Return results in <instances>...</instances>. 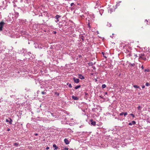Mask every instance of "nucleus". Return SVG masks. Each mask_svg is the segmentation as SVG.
<instances>
[{
    "mask_svg": "<svg viewBox=\"0 0 150 150\" xmlns=\"http://www.w3.org/2000/svg\"><path fill=\"white\" fill-rule=\"evenodd\" d=\"M144 56V53H141L140 54H139V59H143L144 61H146V57H143L142 56Z\"/></svg>",
    "mask_w": 150,
    "mask_h": 150,
    "instance_id": "obj_1",
    "label": "nucleus"
},
{
    "mask_svg": "<svg viewBox=\"0 0 150 150\" xmlns=\"http://www.w3.org/2000/svg\"><path fill=\"white\" fill-rule=\"evenodd\" d=\"M5 24L3 21L0 22V31H2L4 25Z\"/></svg>",
    "mask_w": 150,
    "mask_h": 150,
    "instance_id": "obj_2",
    "label": "nucleus"
},
{
    "mask_svg": "<svg viewBox=\"0 0 150 150\" xmlns=\"http://www.w3.org/2000/svg\"><path fill=\"white\" fill-rule=\"evenodd\" d=\"M89 124L95 126L96 125V122L93 120L91 119L90 120V122Z\"/></svg>",
    "mask_w": 150,
    "mask_h": 150,
    "instance_id": "obj_3",
    "label": "nucleus"
},
{
    "mask_svg": "<svg viewBox=\"0 0 150 150\" xmlns=\"http://www.w3.org/2000/svg\"><path fill=\"white\" fill-rule=\"evenodd\" d=\"M61 17V16L60 15H57L55 16V18L56 19V20L55 21L56 23L59 22V18H60Z\"/></svg>",
    "mask_w": 150,
    "mask_h": 150,
    "instance_id": "obj_4",
    "label": "nucleus"
},
{
    "mask_svg": "<svg viewBox=\"0 0 150 150\" xmlns=\"http://www.w3.org/2000/svg\"><path fill=\"white\" fill-rule=\"evenodd\" d=\"M73 80L76 83H78L79 82V80L78 79L76 78V77H74L73 78Z\"/></svg>",
    "mask_w": 150,
    "mask_h": 150,
    "instance_id": "obj_5",
    "label": "nucleus"
},
{
    "mask_svg": "<svg viewBox=\"0 0 150 150\" xmlns=\"http://www.w3.org/2000/svg\"><path fill=\"white\" fill-rule=\"evenodd\" d=\"M79 37L80 38H81L82 42H84V41L85 36L82 34L79 35Z\"/></svg>",
    "mask_w": 150,
    "mask_h": 150,
    "instance_id": "obj_6",
    "label": "nucleus"
},
{
    "mask_svg": "<svg viewBox=\"0 0 150 150\" xmlns=\"http://www.w3.org/2000/svg\"><path fill=\"white\" fill-rule=\"evenodd\" d=\"M70 5H71V6H73V5H74V6H73V7L71 8V9H72V8L77 9V6L75 5L74 4V3H71Z\"/></svg>",
    "mask_w": 150,
    "mask_h": 150,
    "instance_id": "obj_7",
    "label": "nucleus"
},
{
    "mask_svg": "<svg viewBox=\"0 0 150 150\" xmlns=\"http://www.w3.org/2000/svg\"><path fill=\"white\" fill-rule=\"evenodd\" d=\"M78 75L79 76L78 77L79 78L81 79H84L85 78L84 76H83L81 74H79Z\"/></svg>",
    "mask_w": 150,
    "mask_h": 150,
    "instance_id": "obj_8",
    "label": "nucleus"
},
{
    "mask_svg": "<svg viewBox=\"0 0 150 150\" xmlns=\"http://www.w3.org/2000/svg\"><path fill=\"white\" fill-rule=\"evenodd\" d=\"M9 119L10 120H9L8 119H6V122H8L9 124H11L12 120L10 118H9Z\"/></svg>",
    "mask_w": 150,
    "mask_h": 150,
    "instance_id": "obj_9",
    "label": "nucleus"
},
{
    "mask_svg": "<svg viewBox=\"0 0 150 150\" xmlns=\"http://www.w3.org/2000/svg\"><path fill=\"white\" fill-rule=\"evenodd\" d=\"M64 143L66 144H68L69 143V141L68 140L66 139L65 138L64 140Z\"/></svg>",
    "mask_w": 150,
    "mask_h": 150,
    "instance_id": "obj_10",
    "label": "nucleus"
},
{
    "mask_svg": "<svg viewBox=\"0 0 150 150\" xmlns=\"http://www.w3.org/2000/svg\"><path fill=\"white\" fill-rule=\"evenodd\" d=\"M84 93H85V95H84V98L87 100V99L88 98V96H89L88 94L86 92H85Z\"/></svg>",
    "mask_w": 150,
    "mask_h": 150,
    "instance_id": "obj_11",
    "label": "nucleus"
},
{
    "mask_svg": "<svg viewBox=\"0 0 150 150\" xmlns=\"http://www.w3.org/2000/svg\"><path fill=\"white\" fill-rule=\"evenodd\" d=\"M71 97L72 98L75 100H77L79 99V98L78 97L76 96H72Z\"/></svg>",
    "mask_w": 150,
    "mask_h": 150,
    "instance_id": "obj_12",
    "label": "nucleus"
},
{
    "mask_svg": "<svg viewBox=\"0 0 150 150\" xmlns=\"http://www.w3.org/2000/svg\"><path fill=\"white\" fill-rule=\"evenodd\" d=\"M136 124V122L134 121H132L131 122H129V125H134Z\"/></svg>",
    "mask_w": 150,
    "mask_h": 150,
    "instance_id": "obj_13",
    "label": "nucleus"
},
{
    "mask_svg": "<svg viewBox=\"0 0 150 150\" xmlns=\"http://www.w3.org/2000/svg\"><path fill=\"white\" fill-rule=\"evenodd\" d=\"M53 147L54 148V150H57L58 148V147L55 144H54L53 145Z\"/></svg>",
    "mask_w": 150,
    "mask_h": 150,
    "instance_id": "obj_14",
    "label": "nucleus"
},
{
    "mask_svg": "<svg viewBox=\"0 0 150 150\" xmlns=\"http://www.w3.org/2000/svg\"><path fill=\"white\" fill-rule=\"evenodd\" d=\"M15 17L16 18L18 16L19 13L18 12H16L15 13Z\"/></svg>",
    "mask_w": 150,
    "mask_h": 150,
    "instance_id": "obj_15",
    "label": "nucleus"
},
{
    "mask_svg": "<svg viewBox=\"0 0 150 150\" xmlns=\"http://www.w3.org/2000/svg\"><path fill=\"white\" fill-rule=\"evenodd\" d=\"M127 51L128 52H129V54H127V56L129 57H130L132 56V54L131 52H129V50H127Z\"/></svg>",
    "mask_w": 150,
    "mask_h": 150,
    "instance_id": "obj_16",
    "label": "nucleus"
},
{
    "mask_svg": "<svg viewBox=\"0 0 150 150\" xmlns=\"http://www.w3.org/2000/svg\"><path fill=\"white\" fill-rule=\"evenodd\" d=\"M80 87H81L80 85H78V86H76L74 87V88L75 89H78L79 88H80Z\"/></svg>",
    "mask_w": 150,
    "mask_h": 150,
    "instance_id": "obj_17",
    "label": "nucleus"
},
{
    "mask_svg": "<svg viewBox=\"0 0 150 150\" xmlns=\"http://www.w3.org/2000/svg\"><path fill=\"white\" fill-rule=\"evenodd\" d=\"M88 65L90 66H91L93 65V62H89L88 63Z\"/></svg>",
    "mask_w": 150,
    "mask_h": 150,
    "instance_id": "obj_18",
    "label": "nucleus"
},
{
    "mask_svg": "<svg viewBox=\"0 0 150 150\" xmlns=\"http://www.w3.org/2000/svg\"><path fill=\"white\" fill-rule=\"evenodd\" d=\"M128 64L130 65L131 66H134L135 65V64L134 63L133 64H132L130 62H129Z\"/></svg>",
    "mask_w": 150,
    "mask_h": 150,
    "instance_id": "obj_19",
    "label": "nucleus"
},
{
    "mask_svg": "<svg viewBox=\"0 0 150 150\" xmlns=\"http://www.w3.org/2000/svg\"><path fill=\"white\" fill-rule=\"evenodd\" d=\"M133 87L135 88H140H140L139 87V86H138L137 85H134L133 86Z\"/></svg>",
    "mask_w": 150,
    "mask_h": 150,
    "instance_id": "obj_20",
    "label": "nucleus"
},
{
    "mask_svg": "<svg viewBox=\"0 0 150 150\" xmlns=\"http://www.w3.org/2000/svg\"><path fill=\"white\" fill-rule=\"evenodd\" d=\"M144 22H146V24L148 25H150V23H149L148 22V21H147V20H145V21H144Z\"/></svg>",
    "mask_w": 150,
    "mask_h": 150,
    "instance_id": "obj_21",
    "label": "nucleus"
},
{
    "mask_svg": "<svg viewBox=\"0 0 150 150\" xmlns=\"http://www.w3.org/2000/svg\"><path fill=\"white\" fill-rule=\"evenodd\" d=\"M145 72H149L150 71V70L149 69H145L144 70Z\"/></svg>",
    "mask_w": 150,
    "mask_h": 150,
    "instance_id": "obj_22",
    "label": "nucleus"
},
{
    "mask_svg": "<svg viewBox=\"0 0 150 150\" xmlns=\"http://www.w3.org/2000/svg\"><path fill=\"white\" fill-rule=\"evenodd\" d=\"M19 144L18 143H15L14 144V146H18V145Z\"/></svg>",
    "mask_w": 150,
    "mask_h": 150,
    "instance_id": "obj_23",
    "label": "nucleus"
},
{
    "mask_svg": "<svg viewBox=\"0 0 150 150\" xmlns=\"http://www.w3.org/2000/svg\"><path fill=\"white\" fill-rule=\"evenodd\" d=\"M106 87V85L105 84H103L102 86V87L103 88H105Z\"/></svg>",
    "mask_w": 150,
    "mask_h": 150,
    "instance_id": "obj_24",
    "label": "nucleus"
},
{
    "mask_svg": "<svg viewBox=\"0 0 150 150\" xmlns=\"http://www.w3.org/2000/svg\"><path fill=\"white\" fill-rule=\"evenodd\" d=\"M43 13H44V15H46L47 16L48 13H47V12L46 11H45L43 12Z\"/></svg>",
    "mask_w": 150,
    "mask_h": 150,
    "instance_id": "obj_25",
    "label": "nucleus"
},
{
    "mask_svg": "<svg viewBox=\"0 0 150 150\" xmlns=\"http://www.w3.org/2000/svg\"><path fill=\"white\" fill-rule=\"evenodd\" d=\"M107 26L108 27H110L111 26V25L110 24V23H108L107 24Z\"/></svg>",
    "mask_w": 150,
    "mask_h": 150,
    "instance_id": "obj_26",
    "label": "nucleus"
},
{
    "mask_svg": "<svg viewBox=\"0 0 150 150\" xmlns=\"http://www.w3.org/2000/svg\"><path fill=\"white\" fill-rule=\"evenodd\" d=\"M69 84V88H71L72 87V86H71V84H69V83H67V85H68Z\"/></svg>",
    "mask_w": 150,
    "mask_h": 150,
    "instance_id": "obj_27",
    "label": "nucleus"
},
{
    "mask_svg": "<svg viewBox=\"0 0 150 150\" xmlns=\"http://www.w3.org/2000/svg\"><path fill=\"white\" fill-rule=\"evenodd\" d=\"M127 115V112H124V116L125 117L126 116V115Z\"/></svg>",
    "mask_w": 150,
    "mask_h": 150,
    "instance_id": "obj_28",
    "label": "nucleus"
},
{
    "mask_svg": "<svg viewBox=\"0 0 150 150\" xmlns=\"http://www.w3.org/2000/svg\"><path fill=\"white\" fill-rule=\"evenodd\" d=\"M129 115L132 116L133 117H135L134 115L133 114L131 113Z\"/></svg>",
    "mask_w": 150,
    "mask_h": 150,
    "instance_id": "obj_29",
    "label": "nucleus"
},
{
    "mask_svg": "<svg viewBox=\"0 0 150 150\" xmlns=\"http://www.w3.org/2000/svg\"><path fill=\"white\" fill-rule=\"evenodd\" d=\"M144 57H148V56H147V54L146 53H145V52L144 53Z\"/></svg>",
    "mask_w": 150,
    "mask_h": 150,
    "instance_id": "obj_30",
    "label": "nucleus"
},
{
    "mask_svg": "<svg viewBox=\"0 0 150 150\" xmlns=\"http://www.w3.org/2000/svg\"><path fill=\"white\" fill-rule=\"evenodd\" d=\"M137 109L138 110H141L140 106L139 105L137 107Z\"/></svg>",
    "mask_w": 150,
    "mask_h": 150,
    "instance_id": "obj_31",
    "label": "nucleus"
},
{
    "mask_svg": "<svg viewBox=\"0 0 150 150\" xmlns=\"http://www.w3.org/2000/svg\"><path fill=\"white\" fill-rule=\"evenodd\" d=\"M69 148H65L64 149H62V150H68Z\"/></svg>",
    "mask_w": 150,
    "mask_h": 150,
    "instance_id": "obj_32",
    "label": "nucleus"
},
{
    "mask_svg": "<svg viewBox=\"0 0 150 150\" xmlns=\"http://www.w3.org/2000/svg\"><path fill=\"white\" fill-rule=\"evenodd\" d=\"M145 85L146 86H148L149 85V84L148 82H146V83Z\"/></svg>",
    "mask_w": 150,
    "mask_h": 150,
    "instance_id": "obj_33",
    "label": "nucleus"
},
{
    "mask_svg": "<svg viewBox=\"0 0 150 150\" xmlns=\"http://www.w3.org/2000/svg\"><path fill=\"white\" fill-rule=\"evenodd\" d=\"M124 114V112H122L119 115L120 116H122Z\"/></svg>",
    "mask_w": 150,
    "mask_h": 150,
    "instance_id": "obj_34",
    "label": "nucleus"
},
{
    "mask_svg": "<svg viewBox=\"0 0 150 150\" xmlns=\"http://www.w3.org/2000/svg\"><path fill=\"white\" fill-rule=\"evenodd\" d=\"M41 93L42 94H45L46 93L44 91H42L41 92Z\"/></svg>",
    "mask_w": 150,
    "mask_h": 150,
    "instance_id": "obj_35",
    "label": "nucleus"
},
{
    "mask_svg": "<svg viewBox=\"0 0 150 150\" xmlns=\"http://www.w3.org/2000/svg\"><path fill=\"white\" fill-rule=\"evenodd\" d=\"M55 94H56L57 95V96H59V93L57 92H56L55 93Z\"/></svg>",
    "mask_w": 150,
    "mask_h": 150,
    "instance_id": "obj_36",
    "label": "nucleus"
},
{
    "mask_svg": "<svg viewBox=\"0 0 150 150\" xmlns=\"http://www.w3.org/2000/svg\"><path fill=\"white\" fill-rule=\"evenodd\" d=\"M27 54H28V55H29L30 56V54H31L30 52H28V53H27Z\"/></svg>",
    "mask_w": 150,
    "mask_h": 150,
    "instance_id": "obj_37",
    "label": "nucleus"
},
{
    "mask_svg": "<svg viewBox=\"0 0 150 150\" xmlns=\"http://www.w3.org/2000/svg\"><path fill=\"white\" fill-rule=\"evenodd\" d=\"M134 56L135 57V58H136V57H138V56H137V54H134Z\"/></svg>",
    "mask_w": 150,
    "mask_h": 150,
    "instance_id": "obj_38",
    "label": "nucleus"
},
{
    "mask_svg": "<svg viewBox=\"0 0 150 150\" xmlns=\"http://www.w3.org/2000/svg\"><path fill=\"white\" fill-rule=\"evenodd\" d=\"M88 27L89 28H91V26L90 25V23H89V22L88 23Z\"/></svg>",
    "mask_w": 150,
    "mask_h": 150,
    "instance_id": "obj_39",
    "label": "nucleus"
},
{
    "mask_svg": "<svg viewBox=\"0 0 150 150\" xmlns=\"http://www.w3.org/2000/svg\"><path fill=\"white\" fill-rule=\"evenodd\" d=\"M141 68L142 69H144V66L143 65H142L141 66Z\"/></svg>",
    "mask_w": 150,
    "mask_h": 150,
    "instance_id": "obj_40",
    "label": "nucleus"
},
{
    "mask_svg": "<svg viewBox=\"0 0 150 150\" xmlns=\"http://www.w3.org/2000/svg\"><path fill=\"white\" fill-rule=\"evenodd\" d=\"M57 32L56 31H53V34H55Z\"/></svg>",
    "mask_w": 150,
    "mask_h": 150,
    "instance_id": "obj_41",
    "label": "nucleus"
},
{
    "mask_svg": "<svg viewBox=\"0 0 150 150\" xmlns=\"http://www.w3.org/2000/svg\"><path fill=\"white\" fill-rule=\"evenodd\" d=\"M49 149V147L48 146H47L46 147V149Z\"/></svg>",
    "mask_w": 150,
    "mask_h": 150,
    "instance_id": "obj_42",
    "label": "nucleus"
},
{
    "mask_svg": "<svg viewBox=\"0 0 150 150\" xmlns=\"http://www.w3.org/2000/svg\"><path fill=\"white\" fill-rule=\"evenodd\" d=\"M10 129L9 128H8L7 129V131H9L10 130Z\"/></svg>",
    "mask_w": 150,
    "mask_h": 150,
    "instance_id": "obj_43",
    "label": "nucleus"
},
{
    "mask_svg": "<svg viewBox=\"0 0 150 150\" xmlns=\"http://www.w3.org/2000/svg\"><path fill=\"white\" fill-rule=\"evenodd\" d=\"M145 86H142V88H145Z\"/></svg>",
    "mask_w": 150,
    "mask_h": 150,
    "instance_id": "obj_44",
    "label": "nucleus"
},
{
    "mask_svg": "<svg viewBox=\"0 0 150 150\" xmlns=\"http://www.w3.org/2000/svg\"><path fill=\"white\" fill-rule=\"evenodd\" d=\"M81 55H79V57L80 58V57H81Z\"/></svg>",
    "mask_w": 150,
    "mask_h": 150,
    "instance_id": "obj_45",
    "label": "nucleus"
},
{
    "mask_svg": "<svg viewBox=\"0 0 150 150\" xmlns=\"http://www.w3.org/2000/svg\"><path fill=\"white\" fill-rule=\"evenodd\" d=\"M38 133H35V136H38Z\"/></svg>",
    "mask_w": 150,
    "mask_h": 150,
    "instance_id": "obj_46",
    "label": "nucleus"
},
{
    "mask_svg": "<svg viewBox=\"0 0 150 150\" xmlns=\"http://www.w3.org/2000/svg\"><path fill=\"white\" fill-rule=\"evenodd\" d=\"M102 53L103 54V55L104 56L105 54V53L103 52H102Z\"/></svg>",
    "mask_w": 150,
    "mask_h": 150,
    "instance_id": "obj_47",
    "label": "nucleus"
},
{
    "mask_svg": "<svg viewBox=\"0 0 150 150\" xmlns=\"http://www.w3.org/2000/svg\"><path fill=\"white\" fill-rule=\"evenodd\" d=\"M40 88H43V86H41L40 87Z\"/></svg>",
    "mask_w": 150,
    "mask_h": 150,
    "instance_id": "obj_48",
    "label": "nucleus"
},
{
    "mask_svg": "<svg viewBox=\"0 0 150 150\" xmlns=\"http://www.w3.org/2000/svg\"><path fill=\"white\" fill-rule=\"evenodd\" d=\"M104 57L105 58H107V57L105 56H104Z\"/></svg>",
    "mask_w": 150,
    "mask_h": 150,
    "instance_id": "obj_49",
    "label": "nucleus"
},
{
    "mask_svg": "<svg viewBox=\"0 0 150 150\" xmlns=\"http://www.w3.org/2000/svg\"><path fill=\"white\" fill-rule=\"evenodd\" d=\"M107 94H108V93H107V92H105V94L107 95Z\"/></svg>",
    "mask_w": 150,
    "mask_h": 150,
    "instance_id": "obj_50",
    "label": "nucleus"
},
{
    "mask_svg": "<svg viewBox=\"0 0 150 150\" xmlns=\"http://www.w3.org/2000/svg\"><path fill=\"white\" fill-rule=\"evenodd\" d=\"M39 16H43L42 15V13H41V15H40Z\"/></svg>",
    "mask_w": 150,
    "mask_h": 150,
    "instance_id": "obj_51",
    "label": "nucleus"
},
{
    "mask_svg": "<svg viewBox=\"0 0 150 150\" xmlns=\"http://www.w3.org/2000/svg\"><path fill=\"white\" fill-rule=\"evenodd\" d=\"M110 37L111 38H113V37H112V36H110Z\"/></svg>",
    "mask_w": 150,
    "mask_h": 150,
    "instance_id": "obj_52",
    "label": "nucleus"
},
{
    "mask_svg": "<svg viewBox=\"0 0 150 150\" xmlns=\"http://www.w3.org/2000/svg\"><path fill=\"white\" fill-rule=\"evenodd\" d=\"M77 5H80V4H79V3H77Z\"/></svg>",
    "mask_w": 150,
    "mask_h": 150,
    "instance_id": "obj_53",
    "label": "nucleus"
},
{
    "mask_svg": "<svg viewBox=\"0 0 150 150\" xmlns=\"http://www.w3.org/2000/svg\"><path fill=\"white\" fill-rule=\"evenodd\" d=\"M51 114L52 115H53V113H51Z\"/></svg>",
    "mask_w": 150,
    "mask_h": 150,
    "instance_id": "obj_54",
    "label": "nucleus"
},
{
    "mask_svg": "<svg viewBox=\"0 0 150 150\" xmlns=\"http://www.w3.org/2000/svg\"><path fill=\"white\" fill-rule=\"evenodd\" d=\"M143 57H144V56H142V58H143Z\"/></svg>",
    "mask_w": 150,
    "mask_h": 150,
    "instance_id": "obj_55",
    "label": "nucleus"
},
{
    "mask_svg": "<svg viewBox=\"0 0 150 150\" xmlns=\"http://www.w3.org/2000/svg\"><path fill=\"white\" fill-rule=\"evenodd\" d=\"M97 81V80L96 79V81Z\"/></svg>",
    "mask_w": 150,
    "mask_h": 150,
    "instance_id": "obj_56",
    "label": "nucleus"
},
{
    "mask_svg": "<svg viewBox=\"0 0 150 150\" xmlns=\"http://www.w3.org/2000/svg\"><path fill=\"white\" fill-rule=\"evenodd\" d=\"M117 4L116 5V6H117Z\"/></svg>",
    "mask_w": 150,
    "mask_h": 150,
    "instance_id": "obj_57",
    "label": "nucleus"
},
{
    "mask_svg": "<svg viewBox=\"0 0 150 150\" xmlns=\"http://www.w3.org/2000/svg\"><path fill=\"white\" fill-rule=\"evenodd\" d=\"M114 34H112V35H114Z\"/></svg>",
    "mask_w": 150,
    "mask_h": 150,
    "instance_id": "obj_58",
    "label": "nucleus"
},
{
    "mask_svg": "<svg viewBox=\"0 0 150 150\" xmlns=\"http://www.w3.org/2000/svg\"><path fill=\"white\" fill-rule=\"evenodd\" d=\"M114 34H112V35H114Z\"/></svg>",
    "mask_w": 150,
    "mask_h": 150,
    "instance_id": "obj_59",
    "label": "nucleus"
},
{
    "mask_svg": "<svg viewBox=\"0 0 150 150\" xmlns=\"http://www.w3.org/2000/svg\"><path fill=\"white\" fill-rule=\"evenodd\" d=\"M149 85H150V83L149 84Z\"/></svg>",
    "mask_w": 150,
    "mask_h": 150,
    "instance_id": "obj_60",
    "label": "nucleus"
}]
</instances>
